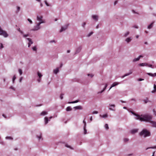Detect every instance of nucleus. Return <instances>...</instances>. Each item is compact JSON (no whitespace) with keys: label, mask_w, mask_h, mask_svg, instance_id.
Wrapping results in <instances>:
<instances>
[{"label":"nucleus","mask_w":156,"mask_h":156,"mask_svg":"<svg viewBox=\"0 0 156 156\" xmlns=\"http://www.w3.org/2000/svg\"><path fill=\"white\" fill-rule=\"evenodd\" d=\"M137 120H139L141 121H144L150 122L152 120V116L149 114L141 115L137 116Z\"/></svg>","instance_id":"f257e3e1"},{"label":"nucleus","mask_w":156,"mask_h":156,"mask_svg":"<svg viewBox=\"0 0 156 156\" xmlns=\"http://www.w3.org/2000/svg\"><path fill=\"white\" fill-rule=\"evenodd\" d=\"M151 133L146 129H144L140 133V135L144 136V137L150 136Z\"/></svg>","instance_id":"f03ea898"},{"label":"nucleus","mask_w":156,"mask_h":156,"mask_svg":"<svg viewBox=\"0 0 156 156\" xmlns=\"http://www.w3.org/2000/svg\"><path fill=\"white\" fill-rule=\"evenodd\" d=\"M0 35L3 36L4 37H8L9 34L7 32L3 30L0 27Z\"/></svg>","instance_id":"7ed1b4c3"},{"label":"nucleus","mask_w":156,"mask_h":156,"mask_svg":"<svg viewBox=\"0 0 156 156\" xmlns=\"http://www.w3.org/2000/svg\"><path fill=\"white\" fill-rule=\"evenodd\" d=\"M69 24H65L64 26H62L61 27V29L60 30V32H62L63 31H65L68 28L69 26Z\"/></svg>","instance_id":"20e7f679"},{"label":"nucleus","mask_w":156,"mask_h":156,"mask_svg":"<svg viewBox=\"0 0 156 156\" xmlns=\"http://www.w3.org/2000/svg\"><path fill=\"white\" fill-rule=\"evenodd\" d=\"M41 28L40 25L38 23H37L36 25L34 27V28L32 30L34 31L40 29Z\"/></svg>","instance_id":"39448f33"},{"label":"nucleus","mask_w":156,"mask_h":156,"mask_svg":"<svg viewBox=\"0 0 156 156\" xmlns=\"http://www.w3.org/2000/svg\"><path fill=\"white\" fill-rule=\"evenodd\" d=\"M82 48L81 46H80L78 47L76 49V52L75 53V55L77 53H78L80 52Z\"/></svg>","instance_id":"423d86ee"},{"label":"nucleus","mask_w":156,"mask_h":156,"mask_svg":"<svg viewBox=\"0 0 156 156\" xmlns=\"http://www.w3.org/2000/svg\"><path fill=\"white\" fill-rule=\"evenodd\" d=\"M143 57V56L142 55H140L139 56V57L137 58H135L133 60V62H135L137 61H138L140 60V58H141Z\"/></svg>","instance_id":"0eeeda50"},{"label":"nucleus","mask_w":156,"mask_h":156,"mask_svg":"<svg viewBox=\"0 0 156 156\" xmlns=\"http://www.w3.org/2000/svg\"><path fill=\"white\" fill-rule=\"evenodd\" d=\"M92 18L95 21H98V16L97 15H93L92 16Z\"/></svg>","instance_id":"6e6552de"},{"label":"nucleus","mask_w":156,"mask_h":156,"mask_svg":"<svg viewBox=\"0 0 156 156\" xmlns=\"http://www.w3.org/2000/svg\"><path fill=\"white\" fill-rule=\"evenodd\" d=\"M132 40V38L131 37H129L126 38L125 39V41L127 43H129V42H130Z\"/></svg>","instance_id":"1a4fd4ad"},{"label":"nucleus","mask_w":156,"mask_h":156,"mask_svg":"<svg viewBox=\"0 0 156 156\" xmlns=\"http://www.w3.org/2000/svg\"><path fill=\"white\" fill-rule=\"evenodd\" d=\"M107 86H108V84H105V86L104 87V88L103 90L101 91L98 92V94L101 93L103 92L106 89V87H107Z\"/></svg>","instance_id":"9d476101"},{"label":"nucleus","mask_w":156,"mask_h":156,"mask_svg":"<svg viewBox=\"0 0 156 156\" xmlns=\"http://www.w3.org/2000/svg\"><path fill=\"white\" fill-rule=\"evenodd\" d=\"M150 123L152 124V126L153 127L156 128V122L151 120Z\"/></svg>","instance_id":"9b49d317"},{"label":"nucleus","mask_w":156,"mask_h":156,"mask_svg":"<svg viewBox=\"0 0 156 156\" xmlns=\"http://www.w3.org/2000/svg\"><path fill=\"white\" fill-rule=\"evenodd\" d=\"M138 129H133L131 130V133L132 134H134L138 132Z\"/></svg>","instance_id":"f8f14e48"},{"label":"nucleus","mask_w":156,"mask_h":156,"mask_svg":"<svg viewBox=\"0 0 156 156\" xmlns=\"http://www.w3.org/2000/svg\"><path fill=\"white\" fill-rule=\"evenodd\" d=\"M50 121V120H49L48 118L47 117H45L44 118L45 124L46 125L48 123V122Z\"/></svg>","instance_id":"ddd939ff"},{"label":"nucleus","mask_w":156,"mask_h":156,"mask_svg":"<svg viewBox=\"0 0 156 156\" xmlns=\"http://www.w3.org/2000/svg\"><path fill=\"white\" fill-rule=\"evenodd\" d=\"M147 74L149 76L152 77L156 76V73H147Z\"/></svg>","instance_id":"4468645a"},{"label":"nucleus","mask_w":156,"mask_h":156,"mask_svg":"<svg viewBox=\"0 0 156 156\" xmlns=\"http://www.w3.org/2000/svg\"><path fill=\"white\" fill-rule=\"evenodd\" d=\"M59 72V68H57L56 69L53 70V73L55 74H56Z\"/></svg>","instance_id":"2eb2a0df"},{"label":"nucleus","mask_w":156,"mask_h":156,"mask_svg":"<svg viewBox=\"0 0 156 156\" xmlns=\"http://www.w3.org/2000/svg\"><path fill=\"white\" fill-rule=\"evenodd\" d=\"M74 108L76 110H77V109L81 110L83 109V108L81 106H78L74 107Z\"/></svg>","instance_id":"dca6fc26"},{"label":"nucleus","mask_w":156,"mask_h":156,"mask_svg":"<svg viewBox=\"0 0 156 156\" xmlns=\"http://www.w3.org/2000/svg\"><path fill=\"white\" fill-rule=\"evenodd\" d=\"M154 23V22H153L150 24L147 27V28L148 29H150L151 28L153 27V25Z\"/></svg>","instance_id":"f3484780"},{"label":"nucleus","mask_w":156,"mask_h":156,"mask_svg":"<svg viewBox=\"0 0 156 156\" xmlns=\"http://www.w3.org/2000/svg\"><path fill=\"white\" fill-rule=\"evenodd\" d=\"M130 112L133 115H135L136 116V117L135 118V119H136L137 120V115H138V114H137L136 113H134V112H133V111H130Z\"/></svg>","instance_id":"a211bd4d"},{"label":"nucleus","mask_w":156,"mask_h":156,"mask_svg":"<svg viewBox=\"0 0 156 156\" xmlns=\"http://www.w3.org/2000/svg\"><path fill=\"white\" fill-rule=\"evenodd\" d=\"M37 137L38 139V140L42 139V134L40 133L39 135H37Z\"/></svg>","instance_id":"6ab92c4d"},{"label":"nucleus","mask_w":156,"mask_h":156,"mask_svg":"<svg viewBox=\"0 0 156 156\" xmlns=\"http://www.w3.org/2000/svg\"><path fill=\"white\" fill-rule=\"evenodd\" d=\"M130 32L129 31H127L125 32L123 35V37H127L129 34Z\"/></svg>","instance_id":"aec40b11"},{"label":"nucleus","mask_w":156,"mask_h":156,"mask_svg":"<svg viewBox=\"0 0 156 156\" xmlns=\"http://www.w3.org/2000/svg\"><path fill=\"white\" fill-rule=\"evenodd\" d=\"M26 39L27 40L29 41V42L28 43L30 44H31L33 43V42L32 41L31 39L29 38H26Z\"/></svg>","instance_id":"412c9836"},{"label":"nucleus","mask_w":156,"mask_h":156,"mask_svg":"<svg viewBox=\"0 0 156 156\" xmlns=\"http://www.w3.org/2000/svg\"><path fill=\"white\" fill-rule=\"evenodd\" d=\"M119 84V83L117 82H115L113 83L112 85V87H113L115 86H116L118 85Z\"/></svg>","instance_id":"4be33fe9"},{"label":"nucleus","mask_w":156,"mask_h":156,"mask_svg":"<svg viewBox=\"0 0 156 156\" xmlns=\"http://www.w3.org/2000/svg\"><path fill=\"white\" fill-rule=\"evenodd\" d=\"M42 18H43V16H37V20L39 21H41V20H42Z\"/></svg>","instance_id":"5701e85b"},{"label":"nucleus","mask_w":156,"mask_h":156,"mask_svg":"<svg viewBox=\"0 0 156 156\" xmlns=\"http://www.w3.org/2000/svg\"><path fill=\"white\" fill-rule=\"evenodd\" d=\"M47 112L46 111H43L41 113V115H46L47 114Z\"/></svg>","instance_id":"b1692460"},{"label":"nucleus","mask_w":156,"mask_h":156,"mask_svg":"<svg viewBox=\"0 0 156 156\" xmlns=\"http://www.w3.org/2000/svg\"><path fill=\"white\" fill-rule=\"evenodd\" d=\"M72 110V108L70 106L67 107V108H66V110L67 111H71Z\"/></svg>","instance_id":"393cba45"},{"label":"nucleus","mask_w":156,"mask_h":156,"mask_svg":"<svg viewBox=\"0 0 156 156\" xmlns=\"http://www.w3.org/2000/svg\"><path fill=\"white\" fill-rule=\"evenodd\" d=\"M83 129L84 130V134H86L87 133V130L86 129V127L83 126Z\"/></svg>","instance_id":"a878e982"},{"label":"nucleus","mask_w":156,"mask_h":156,"mask_svg":"<svg viewBox=\"0 0 156 156\" xmlns=\"http://www.w3.org/2000/svg\"><path fill=\"white\" fill-rule=\"evenodd\" d=\"M79 102V100H76V101H71V102H68V103L69 104H73V103H77L78 102Z\"/></svg>","instance_id":"bb28decb"},{"label":"nucleus","mask_w":156,"mask_h":156,"mask_svg":"<svg viewBox=\"0 0 156 156\" xmlns=\"http://www.w3.org/2000/svg\"><path fill=\"white\" fill-rule=\"evenodd\" d=\"M37 74L39 78H41L42 76V75L39 72H37Z\"/></svg>","instance_id":"cd10ccee"},{"label":"nucleus","mask_w":156,"mask_h":156,"mask_svg":"<svg viewBox=\"0 0 156 156\" xmlns=\"http://www.w3.org/2000/svg\"><path fill=\"white\" fill-rule=\"evenodd\" d=\"M17 10L16 11V13H18L19 12L20 10V8L19 6H17Z\"/></svg>","instance_id":"c85d7f7f"},{"label":"nucleus","mask_w":156,"mask_h":156,"mask_svg":"<svg viewBox=\"0 0 156 156\" xmlns=\"http://www.w3.org/2000/svg\"><path fill=\"white\" fill-rule=\"evenodd\" d=\"M65 146L67 147H68V148H70V149H72V150H73V148L71 146L69 145L68 144H66L65 145Z\"/></svg>","instance_id":"c756f323"},{"label":"nucleus","mask_w":156,"mask_h":156,"mask_svg":"<svg viewBox=\"0 0 156 156\" xmlns=\"http://www.w3.org/2000/svg\"><path fill=\"white\" fill-rule=\"evenodd\" d=\"M93 32L92 31V32H90L88 34H87V37H90V36H91L93 34Z\"/></svg>","instance_id":"7c9ffc66"},{"label":"nucleus","mask_w":156,"mask_h":156,"mask_svg":"<svg viewBox=\"0 0 156 156\" xmlns=\"http://www.w3.org/2000/svg\"><path fill=\"white\" fill-rule=\"evenodd\" d=\"M100 116H101L102 118H107L108 117V115L107 114H104L102 115H100Z\"/></svg>","instance_id":"2f4dec72"},{"label":"nucleus","mask_w":156,"mask_h":156,"mask_svg":"<svg viewBox=\"0 0 156 156\" xmlns=\"http://www.w3.org/2000/svg\"><path fill=\"white\" fill-rule=\"evenodd\" d=\"M18 71L19 72L20 75H22L23 73V72L22 70L21 69H18Z\"/></svg>","instance_id":"473e14b6"},{"label":"nucleus","mask_w":156,"mask_h":156,"mask_svg":"<svg viewBox=\"0 0 156 156\" xmlns=\"http://www.w3.org/2000/svg\"><path fill=\"white\" fill-rule=\"evenodd\" d=\"M44 2L45 4H46V5L47 6H50L49 4L47 2V0H44Z\"/></svg>","instance_id":"72a5a7b5"},{"label":"nucleus","mask_w":156,"mask_h":156,"mask_svg":"<svg viewBox=\"0 0 156 156\" xmlns=\"http://www.w3.org/2000/svg\"><path fill=\"white\" fill-rule=\"evenodd\" d=\"M105 127L106 129H109L108 125L107 124H105Z\"/></svg>","instance_id":"f704fd0d"},{"label":"nucleus","mask_w":156,"mask_h":156,"mask_svg":"<svg viewBox=\"0 0 156 156\" xmlns=\"http://www.w3.org/2000/svg\"><path fill=\"white\" fill-rule=\"evenodd\" d=\"M86 25V23L85 22H83L82 24V26L83 28H85V26Z\"/></svg>","instance_id":"c9c22d12"},{"label":"nucleus","mask_w":156,"mask_h":156,"mask_svg":"<svg viewBox=\"0 0 156 156\" xmlns=\"http://www.w3.org/2000/svg\"><path fill=\"white\" fill-rule=\"evenodd\" d=\"M5 139H9V140H12L13 138L12 137L10 136H6L5 137Z\"/></svg>","instance_id":"e433bc0d"},{"label":"nucleus","mask_w":156,"mask_h":156,"mask_svg":"<svg viewBox=\"0 0 156 156\" xmlns=\"http://www.w3.org/2000/svg\"><path fill=\"white\" fill-rule=\"evenodd\" d=\"M45 22L43 20H41V21H40L39 23H38L40 25L42 23H44Z\"/></svg>","instance_id":"4c0bfd02"},{"label":"nucleus","mask_w":156,"mask_h":156,"mask_svg":"<svg viewBox=\"0 0 156 156\" xmlns=\"http://www.w3.org/2000/svg\"><path fill=\"white\" fill-rule=\"evenodd\" d=\"M147 66L153 69L154 68V66L151 64H148Z\"/></svg>","instance_id":"58836bf2"},{"label":"nucleus","mask_w":156,"mask_h":156,"mask_svg":"<svg viewBox=\"0 0 156 156\" xmlns=\"http://www.w3.org/2000/svg\"><path fill=\"white\" fill-rule=\"evenodd\" d=\"M32 49L34 51H36L37 50V48L36 46H34L32 48Z\"/></svg>","instance_id":"ea45409f"},{"label":"nucleus","mask_w":156,"mask_h":156,"mask_svg":"<svg viewBox=\"0 0 156 156\" xmlns=\"http://www.w3.org/2000/svg\"><path fill=\"white\" fill-rule=\"evenodd\" d=\"M16 76L15 75H14L13 76V78H12V82H13V83H14V81L15 80V79H16Z\"/></svg>","instance_id":"a19ab883"},{"label":"nucleus","mask_w":156,"mask_h":156,"mask_svg":"<svg viewBox=\"0 0 156 156\" xmlns=\"http://www.w3.org/2000/svg\"><path fill=\"white\" fill-rule=\"evenodd\" d=\"M139 66H144V63H140L138 64Z\"/></svg>","instance_id":"79ce46f5"},{"label":"nucleus","mask_w":156,"mask_h":156,"mask_svg":"<svg viewBox=\"0 0 156 156\" xmlns=\"http://www.w3.org/2000/svg\"><path fill=\"white\" fill-rule=\"evenodd\" d=\"M64 95V94H61L60 95V99L62 100L63 99V95Z\"/></svg>","instance_id":"37998d69"},{"label":"nucleus","mask_w":156,"mask_h":156,"mask_svg":"<svg viewBox=\"0 0 156 156\" xmlns=\"http://www.w3.org/2000/svg\"><path fill=\"white\" fill-rule=\"evenodd\" d=\"M144 101L145 103H147L148 102V99L147 98L146 99L144 100Z\"/></svg>","instance_id":"c03bdc74"},{"label":"nucleus","mask_w":156,"mask_h":156,"mask_svg":"<svg viewBox=\"0 0 156 156\" xmlns=\"http://www.w3.org/2000/svg\"><path fill=\"white\" fill-rule=\"evenodd\" d=\"M129 140V139L126 138H125L124 139V142H127Z\"/></svg>","instance_id":"a18cd8bd"},{"label":"nucleus","mask_w":156,"mask_h":156,"mask_svg":"<svg viewBox=\"0 0 156 156\" xmlns=\"http://www.w3.org/2000/svg\"><path fill=\"white\" fill-rule=\"evenodd\" d=\"M29 34H24L23 35V37L24 38H26V37L28 36Z\"/></svg>","instance_id":"49530a36"},{"label":"nucleus","mask_w":156,"mask_h":156,"mask_svg":"<svg viewBox=\"0 0 156 156\" xmlns=\"http://www.w3.org/2000/svg\"><path fill=\"white\" fill-rule=\"evenodd\" d=\"M109 105L110 106L112 107L113 108H115V105L114 104H109Z\"/></svg>","instance_id":"de8ad7c7"},{"label":"nucleus","mask_w":156,"mask_h":156,"mask_svg":"<svg viewBox=\"0 0 156 156\" xmlns=\"http://www.w3.org/2000/svg\"><path fill=\"white\" fill-rule=\"evenodd\" d=\"M27 20L30 23V24L32 23L33 22L30 19H28Z\"/></svg>","instance_id":"09e8293b"},{"label":"nucleus","mask_w":156,"mask_h":156,"mask_svg":"<svg viewBox=\"0 0 156 156\" xmlns=\"http://www.w3.org/2000/svg\"><path fill=\"white\" fill-rule=\"evenodd\" d=\"M1 45L0 46V49H1L2 48H3L4 47L3 46V44L1 43L0 44Z\"/></svg>","instance_id":"8fccbe9b"},{"label":"nucleus","mask_w":156,"mask_h":156,"mask_svg":"<svg viewBox=\"0 0 156 156\" xmlns=\"http://www.w3.org/2000/svg\"><path fill=\"white\" fill-rule=\"evenodd\" d=\"M98 113V112L97 111H94L92 112L93 114H97Z\"/></svg>","instance_id":"3c124183"},{"label":"nucleus","mask_w":156,"mask_h":156,"mask_svg":"<svg viewBox=\"0 0 156 156\" xmlns=\"http://www.w3.org/2000/svg\"><path fill=\"white\" fill-rule=\"evenodd\" d=\"M153 112L154 115L156 116V111L154 109H153Z\"/></svg>","instance_id":"603ef678"},{"label":"nucleus","mask_w":156,"mask_h":156,"mask_svg":"<svg viewBox=\"0 0 156 156\" xmlns=\"http://www.w3.org/2000/svg\"><path fill=\"white\" fill-rule=\"evenodd\" d=\"M83 123L84 124V125L83 126L86 127V122L85 121V120H84L83 121Z\"/></svg>","instance_id":"864d4df0"},{"label":"nucleus","mask_w":156,"mask_h":156,"mask_svg":"<svg viewBox=\"0 0 156 156\" xmlns=\"http://www.w3.org/2000/svg\"><path fill=\"white\" fill-rule=\"evenodd\" d=\"M0 143L2 144V145H5V142H4L3 141H1L0 142Z\"/></svg>","instance_id":"5fc2aeb1"},{"label":"nucleus","mask_w":156,"mask_h":156,"mask_svg":"<svg viewBox=\"0 0 156 156\" xmlns=\"http://www.w3.org/2000/svg\"><path fill=\"white\" fill-rule=\"evenodd\" d=\"M156 88H155V89H154V90H153L152 91H151V93H155L156 92Z\"/></svg>","instance_id":"6e6d98bb"},{"label":"nucleus","mask_w":156,"mask_h":156,"mask_svg":"<svg viewBox=\"0 0 156 156\" xmlns=\"http://www.w3.org/2000/svg\"><path fill=\"white\" fill-rule=\"evenodd\" d=\"M118 1L117 0L115 1L114 2V5H115L118 3Z\"/></svg>","instance_id":"4d7b16f0"},{"label":"nucleus","mask_w":156,"mask_h":156,"mask_svg":"<svg viewBox=\"0 0 156 156\" xmlns=\"http://www.w3.org/2000/svg\"><path fill=\"white\" fill-rule=\"evenodd\" d=\"M88 76H90L91 78H92V77L94 75H93L92 74H88Z\"/></svg>","instance_id":"13d9d810"},{"label":"nucleus","mask_w":156,"mask_h":156,"mask_svg":"<svg viewBox=\"0 0 156 156\" xmlns=\"http://www.w3.org/2000/svg\"><path fill=\"white\" fill-rule=\"evenodd\" d=\"M144 80V79L140 78L138 79V81H142V80Z\"/></svg>","instance_id":"bf43d9fd"},{"label":"nucleus","mask_w":156,"mask_h":156,"mask_svg":"<svg viewBox=\"0 0 156 156\" xmlns=\"http://www.w3.org/2000/svg\"><path fill=\"white\" fill-rule=\"evenodd\" d=\"M23 77H21L20 79V80H19V82H21V81H22V80H23Z\"/></svg>","instance_id":"052dcab7"},{"label":"nucleus","mask_w":156,"mask_h":156,"mask_svg":"<svg viewBox=\"0 0 156 156\" xmlns=\"http://www.w3.org/2000/svg\"><path fill=\"white\" fill-rule=\"evenodd\" d=\"M154 89H155V88H156V82L155 83L154 85Z\"/></svg>","instance_id":"680f3d73"},{"label":"nucleus","mask_w":156,"mask_h":156,"mask_svg":"<svg viewBox=\"0 0 156 156\" xmlns=\"http://www.w3.org/2000/svg\"><path fill=\"white\" fill-rule=\"evenodd\" d=\"M133 73V70L132 69H130L129 70V73H130V75L131 74Z\"/></svg>","instance_id":"e2e57ef3"},{"label":"nucleus","mask_w":156,"mask_h":156,"mask_svg":"<svg viewBox=\"0 0 156 156\" xmlns=\"http://www.w3.org/2000/svg\"><path fill=\"white\" fill-rule=\"evenodd\" d=\"M133 27L136 29H138V26L137 25H134L133 26Z\"/></svg>","instance_id":"0e129e2a"},{"label":"nucleus","mask_w":156,"mask_h":156,"mask_svg":"<svg viewBox=\"0 0 156 156\" xmlns=\"http://www.w3.org/2000/svg\"><path fill=\"white\" fill-rule=\"evenodd\" d=\"M109 109L110 110H111V111H115V110L114 109H113V108H109Z\"/></svg>","instance_id":"69168bd1"},{"label":"nucleus","mask_w":156,"mask_h":156,"mask_svg":"<svg viewBox=\"0 0 156 156\" xmlns=\"http://www.w3.org/2000/svg\"><path fill=\"white\" fill-rule=\"evenodd\" d=\"M144 66H147L148 64L147 63H144Z\"/></svg>","instance_id":"338daca9"},{"label":"nucleus","mask_w":156,"mask_h":156,"mask_svg":"<svg viewBox=\"0 0 156 156\" xmlns=\"http://www.w3.org/2000/svg\"><path fill=\"white\" fill-rule=\"evenodd\" d=\"M10 88L11 89H12L14 90H15V89H14V88L12 86H11L10 87Z\"/></svg>","instance_id":"774afa93"}]
</instances>
